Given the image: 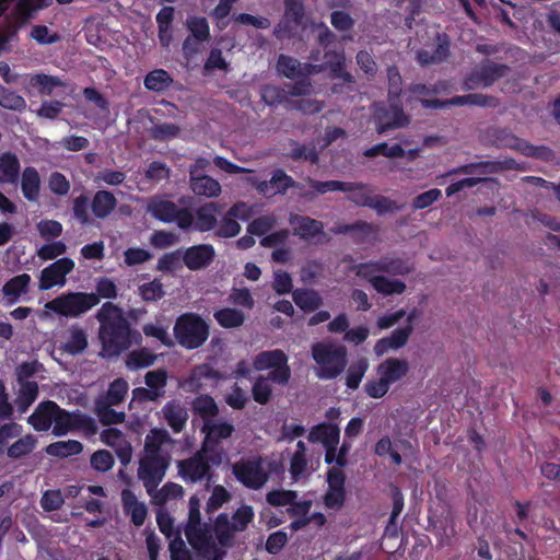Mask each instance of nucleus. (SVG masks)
<instances>
[{
	"mask_svg": "<svg viewBox=\"0 0 560 560\" xmlns=\"http://www.w3.org/2000/svg\"><path fill=\"white\" fill-rule=\"evenodd\" d=\"M100 323L98 338L103 357H118L133 343H140L141 334L132 329L122 310L112 302H105L95 315Z\"/></svg>",
	"mask_w": 560,
	"mask_h": 560,
	"instance_id": "nucleus-1",
	"label": "nucleus"
},
{
	"mask_svg": "<svg viewBox=\"0 0 560 560\" xmlns=\"http://www.w3.org/2000/svg\"><path fill=\"white\" fill-rule=\"evenodd\" d=\"M312 358L317 363L316 375L320 380L337 378L347 366V348L342 345L316 342L311 348Z\"/></svg>",
	"mask_w": 560,
	"mask_h": 560,
	"instance_id": "nucleus-2",
	"label": "nucleus"
},
{
	"mask_svg": "<svg viewBox=\"0 0 560 560\" xmlns=\"http://www.w3.org/2000/svg\"><path fill=\"white\" fill-rule=\"evenodd\" d=\"M306 182L313 191H305L302 194L304 198H313L316 195H324L328 191H343L350 192L348 199L359 207H368L372 201L373 189L370 185L361 182H341V180H316L307 177Z\"/></svg>",
	"mask_w": 560,
	"mask_h": 560,
	"instance_id": "nucleus-3",
	"label": "nucleus"
},
{
	"mask_svg": "<svg viewBox=\"0 0 560 560\" xmlns=\"http://www.w3.org/2000/svg\"><path fill=\"white\" fill-rule=\"evenodd\" d=\"M377 380L368 381L364 384L365 394L374 399L383 398L392 384L404 378L409 372V363L405 359L387 358L375 369Z\"/></svg>",
	"mask_w": 560,
	"mask_h": 560,
	"instance_id": "nucleus-4",
	"label": "nucleus"
},
{
	"mask_svg": "<svg viewBox=\"0 0 560 560\" xmlns=\"http://www.w3.org/2000/svg\"><path fill=\"white\" fill-rule=\"evenodd\" d=\"M173 331L182 347L194 350L207 341L210 327L199 314L187 312L176 318Z\"/></svg>",
	"mask_w": 560,
	"mask_h": 560,
	"instance_id": "nucleus-5",
	"label": "nucleus"
},
{
	"mask_svg": "<svg viewBox=\"0 0 560 560\" xmlns=\"http://www.w3.org/2000/svg\"><path fill=\"white\" fill-rule=\"evenodd\" d=\"M147 211L160 222L176 223L184 231L192 228L194 213L188 208H180L174 201L163 197H152L147 205Z\"/></svg>",
	"mask_w": 560,
	"mask_h": 560,
	"instance_id": "nucleus-6",
	"label": "nucleus"
},
{
	"mask_svg": "<svg viewBox=\"0 0 560 560\" xmlns=\"http://www.w3.org/2000/svg\"><path fill=\"white\" fill-rule=\"evenodd\" d=\"M96 421L80 410L68 411L60 406L55 417L52 434L55 436H65L69 432H81L84 436H93L97 433Z\"/></svg>",
	"mask_w": 560,
	"mask_h": 560,
	"instance_id": "nucleus-7",
	"label": "nucleus"
},
{
	"mask_svg": "<svg viewBox=\"0 0 560 560\" xmlns=\"http://www.w3.org/2000/svg\"><path fill=\"white\" fill-rule=\"evenodd\" d=\"M97 304L98 298L94 293L70 292L51 300L46 307L65 317H78Z\"/></svg>",
	"mask_w": 560,
	"mask_h": 560,
	"instance_id": "nucleus-8",
	"label": "nucleus"
},
{
	"mask_svg": "<svg viewBox=\"0 0 560 560\" xmlns=\"http://www.w3.org/2000/svg\"><path fill=\"white\" fill-rule=\"evenodd\" d=\"M288 361V355L281 349L265 350L255 355L253 365L257 371L270 370L267 376L273 383L287 385L291 378V369Z\"/></svg>",
	"mask_w": 560,
	"mask_h": 560,
	"instance_id": "nucleus-9",
	"label": "nucleus"
},
{
	"mask_svg": "<svg viewBox=\"0 0 560 560\" xmlns=\"http://www.w3.org/2000/svg\"><path fill=\"white\" fill-rule=\"evenodd\" d=\"M509 70L510 68L506 65L486 59L465 75L462 89L472 91L479 88H490L494 82L505 77Z\"/></svg>",
	"mask_w": 560,
	"mask_h": 560,
	"instance_id": "nucleus-10",
	"label": "nucleus"
},
{
	"mask_svg": "<svg viewBox=\"0 0 560 560\" xmlns=\"http://www.w3.org/2000/svg\"><path fill=\"white\" fill-rule=\"evenodd\" d=\"M171 456L143 455L139 460L138 478L148 493H152L165 477L171 465Z\"/></svg>",
	"mask_w": 560,
	"mask_h": 560,
	"instance_id": "nucleus-11",
	"label": "nucleus"
},
{
	"mask_svg": "<svg viewBox=\"0 0 560 560\" xmlns=\"http://www.w3.org/2000/svg\"><path fill=\"white\" fill-rule=\"evenodd\" d=\"M262 464L259 456L242 459L233 465L232 472L244 487L258 490L268 481V474Z\"/></svg>",
	"mask_w": 560,
	"mask_h": 560,
	"instance_id": "nucleus-12",
	"label": "nucleus"
},
{
	"mask_svg": "<svg viewBox=\"0 0 560 560\" xmlns=\"http://www.w3.org/2000/svg\"><path fill=\"white\" fill-rule=\"evenodd\" d=\"M207 452L202 447L192 456L178 462V474L186 482L196 483L202 480L210 482L212 480L213 472Z\"/></svg>",
	"mask_w": 560,
	"mask_h": 560,
	"instance_id": "nucleus-13",
	"label": "nucleus"
},
{
	"mask_svg": "<svg viewBox=\"0 0 560 560\" xmlns=\"http://www.w3.org/2000/svg\"><path fill=\"white\" fill-rule=\"evenodd\" d=\"M373 118L376 125V131L383 135L392 129L402 128L409 124V118L399 105L376 104L374 106Z\"/></svg>",
	"mask_w": 560,
	"mask_h": 560,
	"instance_id": "nucleus-14",
	"label": "nucleus"
},
{
	"mask_svg": "<svg viewBox=\"0 0 560 560\" xmlns=\"http://www.w3.org/2000/svg\"><path fill=\"white\" fill-rule=\"evenodd\" d=\"M185 536L189 545L202 556H207L210 552L217 555V551H221L217 548L213 539L212 529L207 523L198 524H186Z\"/></svg>",
	"mask_w": 560,
	"mask_h": 560,
	"instance_id": "nucleus-15",
	"label": "nucleus"
},
{
	"mask_svg": "<svg viewBox=\"0 0 560 560\" xmlns=\"http://www.w3.org/2000/svg\"><path fill=\"white\" fill-rule=\"evenodd\" d=\"M74 269V261L69 257L57 259L40 272L39 288L49 290L55 285H63L66 276Z\"/></svg>",
	"mask_w": 560,
	"mask_h": 560,
	"instance_id": "nucleus-16",
	"label": "nucleus"
},
{
	"mask_svg": "<svg viewBox=\"0 0 560 560\" xmlns=\"http://www.w3.org/2000/svg\"><path fill=\"white\" fill-rule=\"evenodd\" d=\"M277 70L283 77L293 80L317 74L324 70V67L307 62L302 63L296 58L281 54L277 60Z\"/></svg>",
	"mask_w": 560,
	"mask_h": 560,
	"instance_id": "nucleus-17",
	"label": "nucleus"
},
{
	"mask_svg": "<svg viewBox=\"0 0 560 560\" xmlns=\"http://www.w3.org/2000/svg\"><path fill=\"white\" fill-rule=\"evenodd\" d=\"M214 258L215 250L211 244L192 245L183 252V264L191 271L207 268Z\"/></svg>",
	"mask_w": 560,
	"mask_h": 560,
	"instance_id": "nucleus-18",
	"label": "nucleus"
},
{
	"mask_svg": "<svg viewBox=\"0 0 560 560\" xmlns=\"http://www.w3.org/2000/svg\"><path fill=\"white\" fill-rule=\"evenodd\" d=\"M160 418L174 433H180L186 428L189 415L187 408L179 399H172L162 407Z\"/></svg>",
	"mask_w": 560,
	"mask_h": 560,
	"instance_id": "nucleus-19",
	"label": "nucleus"
},
{
	"mask_svg": "<svg viewBox=\"0 0 560 560\" xmlns=\"http://www.w3.org/2000/svg\"><path fill=\"white\" fill-rule=\"evenodd\" d=\"M234 430V425L225 421H206L201 429V431L206 434L202 444L203 451L214 452L220 441L231 438Z\"/></svg>",
	"mask_w": 560,
	"mask_h": 560,
	"instance_id": "nucleus-20",
	"label": "nucleus"
},
{
	"mask_svg": "<svg viewBox=\"0 0 560 560\" xmlns=\"http://www.w3.org/2000/svg\"><path fill=\"white\" fill-rule=\"evenodd\" d=\"M247 206L244 202L234 203L222 218L215 235L222 238H230L236 236L241 231V225L235 218L246 219Z\"/></svg>",
	"mask_w": 560,
	"mask_h": 560,
	"instance_id": "nucleus-21",
	"label": "nucleus"
},
{
	"mask_svg": "<svg viewBox=\"0 0 560 560\" xmlns=\"http://www.w3.org/2000/svg\"><path fill=\"white\" fill-rule=\"evenodd\" d=\"M58 404L54 400H45L37 405L27 422L37 432H46L55 423V417L58 410Z\"/></svg>",
	"mask_w": 560,
	"mask_h": 560,
	"instance_id": "nucleus-22",
	"label": "nucleus"
},
{
	"mask_svg": "<svg viewBox=\"0 0 560 560\" xmlns=\"http://www.w3.org/2000/svg\"><path fill=\"white\" fill-rule=\"evenodd\" d=\"M289 223L293 226V234L304 241H311L324 234L323 222L307 215L291 213Z\"/></svg>",
	"mask_w": 560,
	"mask_h": 560,
	"instance_id": "nucleus-23",
	"label": "nucleus"
},
{
	"mask_svg": "<svg viewBox=\"0 0 560 560\" xmlns=\"http://www.w3.org/2000/svg\"><path fill=\"white\" fill-rule=\"evenodd\" d=\"M413 331L412 326L396 328L389 336L378 339L373 348L376 357H383L389 350H399L404 348Z\"/></svg>",
	"mask_w": 560,
	"mask_h": 560,
	"instance_id": "nucleus-24",
	"label": "nucleus"
},
{
	"mask_svg": "<svg viewBox=\"0 0 560 560\" xmlns=\"http://www.w3.org/2000/svg\"><path fill=\"white\" fill-rule=\"evenodd\" d=\"M121 503L125 514L130 515L131 523L140 527L144 524L148 509L143 502H139L136 494L130 489L121 491Z\"/></svg>",
	"mask_w": 560,
	"mask_h": 560,
	"instance_id": "nucleus-25",
	"label": "nucleus"
},
{
	"mask_svg": "<svg viewBox=\"0 0 560 560\" xmlns=\"http://www.w3.org/2000/svg\"><path fill=\"white\" fill-rule=\"evenodd\" d=\"M117 203V198L112 191L100 189L93 195L90 208L96 219L104 220L115 211Z\"/></svg>",
	"mask_w": 560,
	"mask_h": 560,
	"instance_id": "nucleus-26",
	"label": "nucleus"
},
{
	"mask_svg": "<svg viewBox=\"0 0 560 560\" xmlns=\"http://www.w3.org/2000/svg\"><path fill=\"white\" fill-rule=\"evenodd\" d=\"M221 212V206L217 202H207L196 210L194 229L198 232H209L218 225L217 215Z\"/></svg>",
	"mask_w": 560,
	"mask_h": 560,
	"instance_id": "nucleus-27",
	"label": "nucleus"
},
{
	"mask_svg": "<svg viewBox=\"0 0 560 560\" xmlns=\"http://www.w3.org/2000/svg\"><path fill=\"white\" fill-rule=\"evenodd\" d=\"M438 44L433 52L421 49L417 52V60L421 66L439 65L450 55V40L446 34L436 35Z\"/></svg>",
	"mask_w": 560,
	"mask_h": 560,
	"instance_id": "nucleus-28",
	"label": "nucleus"
},
{
	"mask_svg": "<svg viewBox=\"0 0 560 560\" xmlns=\"http://www.w3.org/2000/svg\"><path fill=\"white\" fill-rule=\"evenodd\" d=\"M172 443V438L167 430L154 428L145 435L144 439V454L154 456H171V454L163 450V445Z\"/></svg>",
	"mask_w": 560,
	"mask_h": 560,
	"instance_id": "nucleus-29",
	"label": "nucleus"
},
{
	"mask_svg": "<svg viewBox=\"0 0 560 560\" xmlns=\"http://www.w3.org/2000/svg\"><path fill=\"white\" fill-rule=\"evenodd\" d=\"M325 61L319 66L330 70L334 79H341L346 83H353L354 77L345 70V56L343 52L337 50H326L324 54Z\"/></svg>",
	"mask_w": 560,
	"mask_h": 560,
	"instance_id": "nucleus-30",
	"label": "nucleus"
},
{
	"mask_svg": "<svg viewBox=\"0 0 560 560\" xmlns=\"http://www.w3.org/2000/svg\"><path fill=\"white\" fill-rule=\"evenodd\" d=\"M311 443H322L323 446L330 444H339L340 429L337 424L322 422L314 425L307 436Z\"/></svg>",
	"mask_w": 560,
	"mask_h": 560,
	"instance_id": "nucleus-31",
	"label": "nucleus"
},
{
	"mask_svg": "<svg viewBox=\"0 0 560 560\" xmlns=\"http://www.w3.org/2000/svg\"><path fill=\"white\" fill-rule=\"evenodd\" d=\"M190 188L197 196L217 197L221 192L219 182L208 175H195V171H190Z\"/></svg>",
	"mask_w": 560,
	"mask_h": 560,
	"instance_id": "nucleus-32",
	"label": "nucleus"
},
{
	"mask_svg": "<svg viewBox=\"0 0 560 560\" xmlns=\"http://www.w3.org/2000/svg\"><path fill=\"white\" fill-rule=\"evenodd\" d=\"M21 164L12 152L0 154V185L15 184L19 179Z\"/></svg>",
	"mask_w": 560,
	"mask_h": 560,
	"instance_id": "nucleus-33",
	"label": "nucleus"
},
{
	"mask_svg": "<svg viewBox=\"0 0 560 560\" xmlns=\"http://www.w3.org/2000/svg\"><path fill=\"white\" fill-rule=\"evenodd\" d=\"M378 272L392 276H406L413 270L412 264L401 257L385 255L377 259Z\"/></svg>",
	"mask_w": 560,
	"mask_h": 560,
	"instance_id": "nucleus-34",
	"label": "nucleus"
},
{
	"mask_svg": "<svg viewBox=\"0 0 560 560\" xmlns=\"http://www.w3.org/2000/svg\"><path fill=\"white\" fill-rule=\"evenodd\" d=\"M21 190L26 200H38L40 191V177L35 167L27 166L23 170L21 178Z\"/></svg>",
	"mask_w": 560,
	"mask_h": 560,
	"instance_id": "nucleus-35",
	"label": "nucleus"
},
{
	"mask_svg": "<svg viewBox=\"0 0 560 560\" xmlns=\"http://www.w3.org/2000/svg\"><path fill=\"white\" fill-rule=\"evenodd\" d=\"M500 170H501V165L499 162L481 161V162H474V163L463 164V165L453 167L444 176H452V175H458V174L489 175V174L497 173Z\"/></svg>",
	"mask_w": 560,
	"mask_h": 560,
	"instance_id": "nucleus-36",
	"label": "nucleus"
},
{
	"mask_svg": "<svg viewBox=\"0 0 560 560\" xmlns=\"http://www.w3.org/2000/svg\"><path fill=\"white\" fill-rule=\"evenodd\" d=\"M88 345L86 331L78 325H72L68 330V338L61 349L70 355H77L83 353Z\"/></svg>",
	"mask_w": 560,
	"mask_h": 560,
	"instance_id": "nucleus-37",
	"label": "nucleus"
},
{
	"mask_svg": "<svg viewBox=\"0 0 560 560\" xmlns=\"http://www.w3.org/2000/svg\"><path fill=\"white\" fill-rule=\"evenodd\" d=\"M296 306L305 313L318 310L323 304L320 294L313 289H296L292 293Z\"/></svg>",
	"mask_w": 560,
	"mask_h": 560,
	"instance_id": "nucleus-38",
	"label": "nucleus"
},
{
	"mask_svg": "<svg viewBox=\"0 0 560 560\" xmlns=\"http://www.w3.org/2000/svg\"><path fill=\"white\" fill-rule=\"evenodd\" d=\"M453 106L474 105L482 108H495L499 100L492 95L481 93H470L466 95H456L450 98Z\"/></svg>",
	"mask_w": 560,
	"mask_h": 560,
	"instance_id": "nucleus-39",
	"label": "nucleus"
},
{
	"mask_svg": "<svg viewBox=\"0 0 560 560\" xmlns=\"http://www.w3.org/2000/svg\"><path fill=\"white\" fill-rule=\"evenodd\" d=\"M233 524L231 523L226 513H220L213 525V533L215 534L217 540L221 547H231L233 545L234 533Z\"/></svg>",
	"mask_w": 560,
	"mask_h": 560,
	"instance_id": "nucleus-40",
	"label": "nucleus"
},
{
	"mask_svg": "<svg viewBox=\"0 0 560 560\" xmlns=\"http://www.w3.org/2000/svg\"><path fill=\"white\" fill-rule=\"evenodd\" d=\"M174 80L164 69H154L144 77V88L149 91L161 93L170 89Z\"/></svg>",
	"mask_w": 560,
	"mask_h": 560,
	"instance_id": "nucleus-41",
	"label": "nucleus"
},
{
	"mask_svg": "<svg viewBox=\"0 0 560 560\" xmlns=\"http://www.w3.org/2000/svg\"><path fill=\"white\" fill-rule=\"evenodd\" d=\"M373 289L384 296L402 294L406 291V283L399 279H389L385 276H375L370 279Z\"/></svg>",
	"mask_w": 560,
	"mask_h": 560,
	"instance_id": "nucleus-42",
	"label": "nucleus"
},
{
	"mask_svg": "<svg viewBox=\"0 0 560 560\" xmlns=\"http://www.w3.org/2000/svg\"><path fill=\"white\" fill-rule=\"evenodd\" d=\"M83 451V444L77 440L58 441L46 446L45 452L49 456L66 458L79 455Z\"/></svg>",
	"mask_w": 560,
	"mask_h": 560,
	"instance_id": "nucleus-43",
	"label": "nucleus"
},
{
	"mask_svg": "<svg viewBox=\"0 0 560 560\" xmlns=\"http://www.w3.org/2000/svg\"><path fill=\"white\" fill-rule=\"evenodd\" d=\"M192 411L198 415L203 423L211 421L219 413V407L210 395H199L191 404Z\"/></svg>",
	"mask_w": 560,
	"mask_h": 560,
	"instance_id": "nucleus-44",
	"label": "nucleus"
},
{
	"mask_svg": "<svg viewBox=\"0 0 560 560\" xmlns=\"http://www.w3.org/2000/svg\"><path fill=\"white\" fill-rule=\"evenodd\" d=\"M213 317L225 329L241 327L245 322L244 313L232 307H223L215 311Z\"/></svg>",
	"mask_w": 560,
	"mask_h": 560,
	"instance_id": "nucleus-45",
	"label": "nucleus"
},
{
	"mask_svg": "<svg viewBox=\"0 0 560 560\" xmlns=\"http://www.w3.org/2000/svg\"><path fill=\"white\" fill-rule=\"evenodd\" d=\"M156 355L147 348L132 350L127 354L126 366L130 371L145 369L154 364Z\"/></svg>",
	"mask_w": 560,
	"mask_h": 560,
	"instance_id": "nucleus-46",
	"label": "nucleus"
},
{
	"mask_svg": "<svg viewBox=\"0 0 560 560\" xmlns=\"http://www.w3.org/2000/svg\"><path fill=\"white\" fill-rule=\"evenodd\" d=\"M31 282V276L27 273H21L11 278L2 287V293L4 296L11 299V303L18 301L22 293H25Z\"/></svg>",
	"mask_w": 560,
	"mask_h": 560,
	"instance_id": "nucleus-47",
	"label": "nucleus"
},
{
	"mask_svg": "<svg viewBox=\"0 0 560 560\" xmlns=\"http://www.w3.org/2000/svg\"><path fill=\"white\" fill-rule=\"evenodd\" d=\"M38 385L36 382H22L15 400L21 413L26 412L31 405L37 399Z\"/></svg>",
	"mask_w": 560,
	"mask_h": 560,
	"instance_id": "nucleus-48",
	"label": "nucleus"
},
{
	"mask_svg": "<svg viewBox=\"0 0 560 560\" xmlns=\"http://www.w3.org/2000/svg\"><path fill=\"white\" fill-rule=\"evenodd\" d=\"M269 184H271L272 196L277 194L284 195L290 188H300L299 183H296L282 168H277L272 172Z\"/></svg>",
	"mask_w": 560,
	"mask_h": 560,
	"instance_id": "nucleus-49",
	"label": "nucleus"
},
{
	"mask_svg": "<svg viewBox=\"0 0 560 560\" xmlns=\"http://www.w3.org/2000/svg\"><path fill=\"white\" fill-rule=\"evenodd\" d=\"M37 439L34 435L26 434L8 447L7 455L12 459L22 458L34 451Z\"/></svg>",
	"mask_w": 560,
	"mask_h": 560,
	"instance_id": "nucleus-50",
	"label": "nucleus"
},
{
	"mask_svg": "<svg viewBox=\"0 0 560 560\" xmlns=\"http://www.w3.org/2000/svg\"><path fill=\"white\" fill-rule=\"evenodd\" d=\"M369 370V361L365 358H360L351 363L347 370L346 385L349 389L359 388L362 378Z\"/></svg>",
	"mask_w": 560,
	"mask_h": 560,
	"instance_id": "nucleus-51",
	"label": "nucleus"
},
{
	"mask_svg": "<svg viewBox=\"0 0 560 560\" xmlns=\"http://www.w3.org/2000/svg\"><path fill=\"white\" fill-rule=\"evenodd\" d=\"M494 140L499 147L516 150L522 153L523 150H532L529 142L516 137L506 129H499L494 133Z\"/></svg>",
	"mask_w": 560,
	"mask_h": 560,
	"instance_id": "nucleus-52",
	"label": "nucleus"
},
{
	"mask_svg": "<svg viewBox=\"0 0 560 560\" xmlns=\"http://www.w3.org/2000/svg\"><path fill=\"white\" fill-rule=\"evenodd\" d=\"M128 393V383L124 378L119 377L114 380L109 386L108 389L101 399L103 402L107 405H119L125 400V397Z\"/></svg>",
	"mask_w": 560,
	"mask_h": 560,
	"instance_id": "nucleus-53",
	"label": "nucleus"
},
{
	"mask_svg": "<svg viewBox=\"0 0 560 560\" xmlns=\"http://www.w3.org/2000/svg\"><path fill=\"white\" fill-rule=\"evenodd\" d=\"M186 27L197 42H208L210 39V27L206 18L189 16L186 20Z\"/></svg>",
	"mask_w": 560,
	"mask_h": 560,
	"instance_id": "nucleus-54",
	"label": "nucleus"
},
{
	"mask_svg": "<svg viewBox=\"0 0 560 560\" xmlns=\"http://www.w3.org/2000/svg\"><path fill=\"white\" fill-rule=\"evenodd\" d=\"M271 378L269 376H258L252 387L253 399L259 405H266L270 401L272 396V388L270 385Z\"/></svg>",
	"mask_w": 560,
	"mask_h": 560,
	"instance_id": "nucleus-55",
	"label": "nucleus"
},
{
	"mask_svg": "<svg viewBox=\"0 0 560 560\" xmlns=\"http://www.w3.org/2000/svg\"><path fill=\"white\" fill-rule=\"evenodd\" d=\"M363 155L366 158H375L377 155H383L386 158L395 159V158H404L405 150L401 144H393L388 145L386 142L377 143L363 152Z\"/></svg>",
	"mask_w": 560,
	"mask_h": 560,
	"instance_id": "nucleus-56",
	"label": "nucleus"
},
{
	"mask_svg": "<svg viewBox=\"0 0 560 560\" xmlns=\"http://www.w3.org/2000/svg\"><path fill=\"white\" fill-rule=\"evenodd\" d=\"M30 84L36 88L40 95H50L55 88L61 86L63 83L57 77L39 73L31 77Z\"/></svg>",
	"mask_w": 560,
	"mask_h": 560,
	"instance_id": "nucleus-57",
	"label": "nucleus"
},
{
	"mask_svg": "<svg viewBox=\"0 0 560 560\" xmlns=\"http://www.w3.org/2000/svg\"><path fill=\"white\" fill-rule=\"evenodd\" d=\"M138 292L144 302H156L165 295L164 287L160 279H153L140 284Z\"/></svg>",
	"mask_w": 560,
	"mask_h": 560,
	"instance_id": "nucleus-58",
	"label": "nucleus"
},
{
	"mask_svg": "<svg viewBox=\"0 0 560 560\" xmlns=\"http://www.w3.org/2000/svg\"><path fill=\"white\" fill-rule=\"evenodd\" d=\"M112 406L102 400L96 401V412L104 425L119 424L125 421V413L114 410Z\"/></svg>",
	"mask_w": 560,
	"mask_h": 560,
	"instance_id": "nucleus-59",
	"label": "nucleus"
},
{
	"mask_svg": "<svg viewBox=\"0 0 560 560\" xmlns=\"http://www.w3.org/2000/svg\"><path fill=\"white\" fill-rule=\"evenodd\" d=\"M183 265V250L176 249L162 255L158 260L156 269L162 272H171L180 269Z\"/></svg>",
	"mask_w": 560,
	"mask_h": 560,
	"instance_id": "nucleus-60",
	"label": "nucleus"
},
{
	"mask_svg": "<svg viewBox=\"0 0 560 560\" xmlns=\"http://www.w3.org/2000/svg\"><path fill=\"white\" fill-rule=\"evenodd\" d=\"M0 106L11 110H22L26 107V102L16 92L0 85Z\"/></svg>",
	"mask_w": 560,
	"mask_h": 560,
	"instance_id": "nucleus-61",
	"label": "nucleus"
},
{
	"mask_svg": "<svg viewBox=\"0 0 560 560\" xmlns=\"http://www.w3.org/2000/svg\"><path fill=\"white\" fill-rule=\"evenodd\" d=\"M90 199L85 194H81L72 200V213L75 220L82 225H86L91 222L89 214Z\"/></svg>",
	"mask_w": 560,
	"mask_h": 560,
	"instance_id": "nucleus-62",
	"label": "nucleus"
},
{
	"mask_svg": "<svg viewBox=\"0 0 560 560\" xmlns=\"http://www.w3.org/2000/svg\"><path fill=\"white\" fill-rule=\"evenodd\" d=\"M91 467L100 472L110 470L115 464L114 456L107 450H98L91 455Z\"/></svg>",
	"mask_w": 560,
	"mask_h": 560,
	"instance_id": "nucleus-63",
	"label": "nucleus"
},
{
	"mask_svg": "<svg viewBox=\"0 0 560 560\" xmlns=\"http://www.w3.org/2000/svg\"><path fill=\"white\" fill-rule=\"evenodd\" d=\"M254 516V510L250 505H242L233 513L231 523L234 529L243 532L253 522Z\"/></svg>",
	"mask_w": 560,
	"mask_h": 560,
	"instance_id": "nucleus-64",
	"label": "nucleus"
}]
</instances>
